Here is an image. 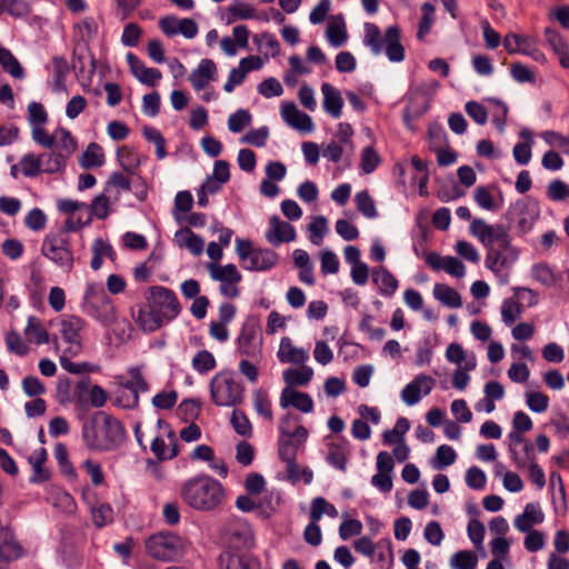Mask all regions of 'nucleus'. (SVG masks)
I'll list each match as a JSON object with an SVG mask.
<instances>
[{
	"label": "nucleus",
	"instance_id": "32",
	"mask_svg": "<svg viewBox=\"0 0 569 569\" xmlns=\"http://www.w3.org/2000/svg\"><path fill=\"white\" fill-rule=\"evenodd\" d=\"M508 219L516 223L518 231L527 233L533 226V218L528 214L525 206H516L508 211Z\"/></svg>",
	"mask_w": 569,
	"mask_h": 569
},
{
	"label": "nucleus",
	"instance_id": "43",
	"mask_svg": "<svg viewBox=\"0 0 569 569\" xmlns=\"http://www.w3.org/2000/svg\"><path fill=\"white\" fill-rule=\"evenodd\" d=\"M0 64L12 77L21 79L23 70L19 61L11 54V52L0 46Z\"/></svg>",
	"mask_w": 569,
	"mask_h": 569
},
{
	"label": "nucleus",
	"instance_id": "7",
	"mask_svg": "<svg viewBox=\"0 0 569 569\" xmlns=\"http://www.w3.org/2000/svg\"><path fill=\"white\" fill-rule=\"evenodd\" d=\"M227 549L223 552L244 553L254 547V536L250 525L237 519L226 528Z\"/></svg>",
	"mask_w": 569,
	"mask_h": 569
},
{
	"label": "nucleus",
	"instance_id": "21",
	"mask_svg": "<svg viewBox=\"0 0 569 569\" xmlns=\"http://www.w3.org/2000/svg\"><path fill=\"white\" fill-rule=\"evenodd\" d=\"M127 60L133 76L142 83L153 87L161 79V72L158 69L147 68L133 53H128Z\"/></svg>",
	"mask_w": 569,
	"mask_h": 569
},
{
	"label": "nucleus",
	"instance_id": "15",
	"mask_svg": "<svg viewBox=\"0 0 569 569\" xmlns=\"http://www.w3.org/2000/svg\"><path fill=\"white\" fill-rule=\"evenodd\" d=\"M280 406L286 409L290 406L300 410L301 412L309 413L313 410V401L311 397L290 387H286L280 396Z\"/></svg>",
	"mask_w": 569,
	"mask_h": 569
},
{
	"label": "nucleus",
	"instance_id": "45",
	"mask_svg": "<svg viewBox=\"0 0 569 569\" xmlns=\"http://www.w3.org/2000/svg\"><path fill=\"white\" fill-rule=\"evenodd\" d=\"M457 455L455 450L447 445L438 447L436 456L432 460V466L437 470H441L445 467L452 465L456 461Z\"/></svg>",
	"mask_w": 569,
	"mask_h": 569
},
{
	"label": "nucleus",
	"instance_id": "22",
	"mask_svg": "<svg viewBox=\"0 0 569 569\" xmlns=\"http://www.w3.org/2000/svg\"><path fill=\"white\" fill-rule=\"evenodd\" d=\"M278 261V254L270 249H256L243 267L251 271H266Z\"/></svg>",
	"mask_w": 569,
	"mask_h": 569
},
{
	"label": "nucleus",
	"instance_id": "26",
	"mask_svg": "<svg viewBox=\"0 0 569 569\" xmlns=\"http://www.w3.org/2000/svg\"><path fill=\"white\" fill-rule=\"evenodd\" d=\"M543 513L536 503H527L522 515L515 520L516 528L521 532H528L533 525L543 521Z\"/></svg>",
	"mask_w": 569,
	"mask_h": 569
},
{
	"label": "nucleus",
	"instance_id": "16",
	"mask_svg": "<svg viewBox=\"0 0 569 569\" xmlns=\"http://www.w3.org/2000/svg\"><path fill=\"white\" fill-rule=\"evenodd\" d=\"M220 569H260L258 559L250 552L230 553L222 552L219 557Z\"/></svg>",
	"mask_w": 569,
	"mask_h": 569
},
{
	"label": "nucleus",
	"instance_id": "56",
	"mask_svg": "<svg viewBox=\"0 0 569 569\" xmlns=\"http://www.w3.org/2000/svg\"><path fill=\"white\" fill-rule=\"evenodd\" d=\"M532 277L542 283L550 287L556 282V277L550 267L546 263H538L532 267Z\"/></svg>",
	"mask_w": 569,
	"mask_h": 569
},
{
	"label": "nucleus",
	"instance_id": "4",
	"mask_svg": "<svg viewBox=\"0 0 569 569\" xmlns=\"http://www.w3.org/2000/svg\"><path fill=\"white\" fill-rule=\"evenodd\" d=\"M41 253L66 272L73 269V253L64 231L50 232L43 239Z\"/></svg>",
	"mask_w": 569,
	"mask_h": 569
},
{
	"label": "nucleus",
	"instance_id": "58",
	"mask_svg": "<svg viewBox=\"0 0 569 569\" xmlns=\"http://www.w3.org/2000/svg\"><path fill=\"white\" fill-rule=\"evenodd\" d=\"M527 406L535 412H545L548 409L549 398L542 392H527Z\"/></svg>",
	"mask_w": 569,
	"mask_h": 569
},
{
	"label": "nucleus",
	"instance_id": "13",
	"mask_svg": "<svg viewBox=\"0 0 569 569\" xmlns=\"http://www.w3.org/2000/svg\"><path fill=\"white\" fill-rule=\"evenodd\" d=\"M266 238L271 244L279 246L282 242L293 241L296 239V231L290 223L280 220L278 216H272Z\"/></svg>",
	"mask_w": 569,
	"mask_h": 569
},
{
	"label": "nucleus",
	"instance_id": "41",
	"mask_svg": "<svg viewBox=\"0 0 569 569\" xmlns=\"http://www.w3.org/2000/svg\"><path fill=\"white\" fill-rule=\"evenodd\" d=\"M410 423L407 418H399L396 426L391 430H386L382 435L383 442L387 445H395L402 442L405 433L409 430Z\"/></svg>",
	"mask_w": 569,
	"mask_h": 569
},
{
	"label": "nucleus",
	"instance_id": "10",
	"mask_svg": "<svg viewBox=\"0 0 569 569\" xmlns=\"http://www.w3.org/2000/svg\"><path fill=\"white\" fill-rule=\"evenodd\" d=\"M367 46H369L376 54L385 51L388 58L393 62H400L405 58V49L398 41V38H367Z\"/></svg>",
	"mask_w": 569,
	"mask_h": 569
},
{
	"label": "nucleus",
	"instance_id": "17",
	"mask_svg": "<svg viewBox=\"0 0 569 569\" xmlns=\"http://www.w3.org/2000/svg\"><path fill=\"white\" fill-rule=\"evenodd\" d=\"M516 249L488 248L486 256V266L490 270L498 272L509 267L517 259Z\"/></svg>",
	"mask_w": 569,
	"mask_h": 569
},
{
	"label": "nucleus",
	"instance_id": "25",
	"mask_svg": "<svg viewBox=\"0 0 569 569\" xmlns=\"http://www.w3.org/2000/svg\"><path fill=\"white\" fill-rule=\"evenodd\" d=\"M216 70L217 68L212 60L203 59L198 68L190 73L189 80L196 90H202L213 78Z\"/></svg>",
	"mask_w": 569,
	"mask_h": 569
},
{
	"label": "nucleus",
	"instance_id": "53",
	"mask_svg": "<svg viewBox=\"0 0 569 569\" xmlns=\"http://www.w3.org/2000/svg\"><path fill=\"white\" fill-rule=\"evenodd\" d=\"M298 448L299 445L296 443L295 440L290 439V437L280 438L278 448L280 459L286 463L296 460Z\"/></svg>",
	"mask_w": 569,
	"mask_h": 569
},
{
	"label": "nucleus",
	"instance_id": "34",
	"mask_svg": "<svg viewBox=\"0 0 569 569\" xmlns=\"http://www.w3.org/2000/svg\"><path fill=\"white\" fill-rule=\"evenodd\" d=\"M373 282L379 286L380 292L386 296H391L398 288V280L382 267L373 272Z\"/></svg>",
	"mask_w": 569,
	"mask_h": 569
},
{
	"label": "nucleus",
	"instance_id": "36",
	"mask_svg": "<svg viewBox=\"0 0 569 569\" xmlns=\"http://www.w3.org/2000/svg\"><path fill=\"white\" fill-rule=\"evenodd\" d=\"M24 335L30 342H34L37 345L48 343L50 341L49 333L41 326V322L36 317H30L28 320V326L24 329Z\"/></svg>",
	"mask_w": 569,
	"mask_h": 569
},
{
	"label": "nucleus",
	"instance_id": "47",
	"mask_svg": "<svg viewBox=\"0 0 569 569\" xmlns=\"http://www.w3.org/2000/svg\"><path fill=\"white\" fill-rule=\"evenodd\" d=\"M471 233L477 237L483 244L490 246V237L495 231V226L488 224L482 219H473L470 226Z\"/></svg>",
	"mask_w": 569,
	"mask_h": 569
},
{
	"label": "nucleus",
	"instance_id": "8",
	"mask_svg": "<svg viewBox=\"0 0 569 569\" xmlns=\"http://www.w3.org/2000/svg\"><path fill=\"white\" fill-rule=\"evenodd\" d=\"M86 305L89 311L102 323L110 325L117 319L116 308L107 293L94 286H89L84 295Z\"/></svg>",
	"mask_w": 569,
	"mask_h": 569
},
{
	"label": "nucleus",
	"instance_id": "11",
	"mask_svg": "<svg viewBox=\"0 0 569 569\" xmlns=\"http://www.w3.org/2000/svg\"><path fill=\"white\" fill-rule=\"evenodd\" d=\"M281 116L290 127L299 131L311 132L313 130V122L311 117L305 112H301L293 102H287L282 104Z\"/></svg>",
	"mask_w": 569,
	"mask_h": 569
},
{
	"label": "nucleus",
	"instance_id": "20",
	"mask_svg": "<svg viewBox=\"0 0 569 569\" xmlns=\"http://www.w3.org/2000/svg\"><path fill=\"white\" fill-rule=\"evenodd\" d=\"M257 338V330L253 326L244 325L238 338L239 352L248 358L258 359L261 355V350L258 345L254 343Z\"/></svg>",
	"mask_w": 569,
	"mask_h": 569
},
{
	"label": "nucleus",
	"instance_id": "19",
	"mask_svg": "<svg viewBox=\"0 0 569 569\" xmlns=\"http://www.w3.org/2000/svg\"><path fill=\"white\" fill-rule=\"evenodd\" d=\"M277 356L280 362L295 365H303L309 358L308 352L295 347L288 337L281 339Z\"/></svg>",
	"mask_w": 569,
	"mask_h": 569
},
{
	"label": "nucleus",
	"instance_id": "18",
	"mask_svg": "<svg viewBox=\"0 0 569 569\" xmlns=\"http://www.w3.org/2000/svg\"><path fill=\"white\" fill-rule=\"evenodd\" d=\"M421 381L428 383L425 395H429L432 390L436 380L427 375H418L410 383H408L401 391V398L408 406H413L420 400Z\"/></svg>",
	"mask_w": 569,
	"mask_h": 569
},
{
	"label": "nucleus",
	"instance_id": "39",
	"mask_svg": "<svg viewBox=\"0 0 569 569\" xmlns=\"http://www.w3.org/2000/svg\"><path fill=\"white\" fill-rule=\"evenodd\" d=\"M54 137H57V140L53 148H57L59 152H63L69 158L77 149V142L70 131L61 128L54 132Z\"/></svg>",
	"mask_w": 569,
	"mask_h": 569
},
{
	"label": "nucleus",
	"instance_id": "38",
	"mask_svg": "<svg viewBox=\"0 0 569 569\" xmlns=\"http://www.w3.org/2000/svg\"><path fill=\"white\" fill-rule=\"evenodd\" d=\"M130 379L121 382L126 389L130 390L133 393L134 402H138V392H146L149 388L148 382L141 375L139 368H130L128 371Z\"/></svg>",
	"mask_w": 569,
	"mask_h": 569
},
{
	"label": "nucleus",
	"instance_id": "44",
	"mask_svg": "<svg viewBox=\"0 0 569 569\" xmlns=\"http://www.w3.org/2000/svg\"><path fill=\"white\" fill-rule=\"evenodd\" d=\"M143 137L156 146V153L159 159H163L167 156L166 140L161 132L149 126L142 128Z\"/></svg>",
	"mask_w": 569,
	"mask_h": 569
},
{
	"label": "nucleus",
	"instance_id": "48",
	"mask_svg": "<svg viewBox=\"0 0 569 569\" xmlns=\"http://www.w3.org/2000/svg\"><path fill=\"white\" fill-rule=\"evenodd\" d=\"M355 201L358 210L367 218H376L377 210L375 206L373 199L370 197L369 192L363 190L356 194Z\"/></svg>",
	"mask_w": 569,
	"mask_h": 569
},
{
	"label": "nucleus",
	"instance_id": "6",
	"mask_svg": "<svg viewBox=\"0 0 569 569\" xmlns=\"http://www.w3.org/2000/svg\"><path fill=\"white\" fill-rule=\"evenodd\" d=\"M244 388L227 376H216L210 383L212 400L217 406H236L243 399Z\"/></svg>",
	"mask_w": 569,
	"mask_h": 569
},
{
	"label": "nucleus",
	"instance_id": "59",
	"mask_svg": "<svg viewBox=\"0 0 569 569\" xmlns=\"http://www.w3.org/2000/svg\"><path fill=\"white\" fill-rule=\"evenodd\" d=\"M522 308L519 302L512 299H506L501 307L502 320L507 325H511L520 316Z\"/></svg>",
	"mask_w": 569,
	"mask_h": 569
},
{
	"label": "nucleus",
	"instance_id": "55",
	"mask_svg": "<svg viewBox=\"0 0 569 569\" xmlns=\"http://www.w3.org/2000/svg\"><path fill=\"white\" fill-rule=\"evenodd\" d=\"M250 121L251 114L247 110L240 109L229 117L228 127L232 132H240L249 126Z\"/></svg>",
	"mask_w": 569,
	"mask_h": 569
},
{
	"label": "nucleus",
	"instance_id": "30",
	"mask_svg": "<svg viewBox=\"0 0 569 569\" xmlns=\"http://www.w3.org/2000/svg\"><path fill=\"white\" fill-rule=\"evenodd\" d=\"M39 159H41L43 172L52 174L63 171L68 158L63 152L51 151L41 153Z\"/></svg>",
	"mask_w": 569,
	"mask_h": 569
},
{
	"label": "nucleus",
	"instance_id": "9",
	"mask_svg": "<svg viewBox=\"0 0 569 569\" xmlns=\"http://www.w3.org/2000/svg\"><path fill=\"white\" fill-rule=\"evenodd\" d=\"M159 26L166 36H197L198 24L191 18L179 19L176 16H166L160 19Z\"/></svg>",
	"mask_w": 569,
	"mask_h": 569
},
{
	"label": "nucleus",
	"instance_id": "33",
	"mask_svg": "<svg viewBox=\"0 0 569 569\" xmlns=\"http://www.w3.org/2000/svg\"><path fill=\"white\" fill-rule=\"evenodd\" d=\"M313 370L305 365H301L300 369L289 368L283 371V380L288 387L292 386H306L311 380Z\"/></svg>",
	"mask_w": 569,
	"mask_h": 569
},
{
	"label": "nucleus",
	"instance_id": "23",
	"mask_svg": "<svg viewBox=\"0 0 569 569\" xmlns=\"http://www.w3.org/2000/svg\"><path fill=\"white\" fill-rule=\"evenodd\" d=\"M323 94V109L333 118L341 116L343 100L341 93L332 84L325 82L321 86Z\"/></svg>",
	"mask_w": 569,
	"mask_h": 569
},
{
	"label": "nucleus",
	"instance_id": "62",
	"mask_svg": "<svg viewBox=\"0 0 569 569\" xmlns=\"http://www.w3.org/2000/svg\"><path fill=\"white\" fill-rule=\"evenodd\" d=\"M258 91L266 98L279 97L283 92L281 83L274 78H268L258 86Z\"/></svg>",
	"mask_w": 569,
	"mask_h": 569
},
{
	"label": "nucleus",
	"instance_id": "50",
	"mask_svg": "<svg viewBox=\"0 0 569 569\" xmlns=\"http://www.w3.org/2000/svg\"><path fill=\"white\" fill-rule=\"evenodd\" d=\"M192 367L199 373H206L216 367V359L208 350H201L193 357Z\"/></svg>",
	"mask_w": 569,
	"mask_h": 569
},
{
	"label": "nucleus",
	"instance_id": "31",
	"mask_svg": "<svg viewBox=\"0 0 569 569\" xmlns=\"http://www.w3.org/2000/svg\"><path fill=\"white\" fill-rule=\"evenodd\" d=\"M176 238L180 246H186L188 250L199 256L203 251V240L198 234L193 233L188 227L182 228L176 233Z\"/></svg>",
	"mask_w": 569,
	"mask_h": 569
},
{
	"label": "nucleus",
	"instance_id": "64",
	"mask_svg": "<svg viewBox=\"0 0 569 569\" xmlns=\"http://www.w3.org/2000/svg\"><path fill=\"white\" fill-rule=\"evenodd\" d=\"M47 217L42 210L36 208L32 209L26 217V226L33 231L42 230L46 227Z\"/></svg>",
	"mask_w": 569,
	"mask_h": 569
},
{
	"label": "nucleus",
	"instance_id": "2",
	"mask_svg": "<svg viewBox=\"0 0 569 569\" xmlns=\"http://www.w3.org/2000/svg\"><path fill=\"white\" fill-rule=\"evenodd\" d=\"M147 301L148 310L140 308L136 317V321L144 331L158 330L166 321L174 319L181 310L174 292L164 287L149 288Z\"/></svg>",
	"mask_w": 569,
	"mask_h": 569
},
{
	"label": "nucleus",
	"instance_id": "37",
	"mask_svg": "<svg viewBox=\"0 0 569 569\" xmlns=\"http://www.w3.org/2000/svg\"><path fill=\"white\" fill-rule=\"evenodd\" d=\"M254 17V10L246 2L233 0L227 8V23H233L238 19H249Z\"/></svg>",
	"mask_w": 569,
	"mask_h": 569
},
{
	"label": "nucleus",
	"instance_id": "24",
	"mask_svg": "<svg viewBox=\"0 0 569 569\" xmlns=\"http://www.w3.org/2000/svg\"><path fill=\"white\" fill-rule=\"evenodd\" d=\"M47 457L48 455L46 449L40 448L28 458V461L32 467V476L30 477L31 483H42L50 479L51 473L43 466L47 460Z\"/></svg>",
	"mask_w": 569,
	"mask_h": 569
},
{
	"label": "nucleus",
	"instance_id": "29",
	"mask_svg": "<svg viewBox=\"0 0 569 569\" xmlns=\"http://www.w3.org/2000/svg\"><path fill=\"white\" fill-rule=\"evenodd\" d=\"M433 296L449 308H460L462 306V300L458 291L448 284L436 283L433 287Z\"/></svg>",
	"mask_w": 569,
	"mask_h": 569
},
{
	"label": "nucleus",
	"instance_id": "49",
	"mask_svg": "<svg viewBox=\"0 0 569 569\" xmlns=\"http://www.w3.org/2000/svg\"><path fill=\"white\" fill-rule=\"evenodd\" d=\"M18 166L26 177H36L41 172V159L33 153L24 154Z\"/></svg>",
	"mask_w": 569,
	"mask_h": 569
},
{
	"label": "nucleus",
	"instance_id": "5",
	"mask_svg": "<svg viewBox=\"0 0 569 569\" xmlns=\"http://www.w3.org/2000/svg\"><path fill=\"white\" fill-rule=\"evenodd\" d=\"M146 550L154 559L174 561L182 557L184 541L173 532H158L146 541Z\"/></svg>",
	"mask_w": 569,
	"mask_h": 569
},
{
	"label": "nucleus",
	"instance_id": "51",
	"mask_svg": "<svg viewBox=\"0 0 569 569\" xmlns=\"http://www.w3.org/2000/svg\"><path fill=\"white\" fill-rule=\"evenodd\" d=\"M428 134L431 150L435 151L437 149L448 146V137L442 126L438 123L430 124Z\"/></svg>",
	"mask_w": 569,
	"mask_h": 569
},
{
	"label": "nucleus",
	"instance_id": "28",
	"mask_svg": "<svg viewBox=\"0 0 569 569\" xmlns=\"http://www.w3.org/2000/svg\"><path fill=\"white\" fill-rule=\"evenodd\" d=\"M347 441L342 439L341 443H329L327 461L341 471H346L348 461V446Z\"/></svg>",
	"mask_w": 569,
	"mask_h": 569
},
{
	"label": "nucleus",
	"instance_id": "54",
	"mask_svg": "<svg viewBox=\"0 0 569 569\" xmlns=\"http://www.w3.org/2000/svg\"><path fill=\"white\" fill-rule=\"evenodd\" d=\"M325 36H348L342 13L332 14L327 19Z\"/></svg>",
	"mask_w": 569,
	"mask_h": 569
},
{
	"label": "nucleus",
	"instance_id": "46",
	"mask_svg": "<svg viewBox=\"0 0 569 569\" xmlns=\"http://www.w3.org/2000/svg\"><path fill=\"white\" fill-rule=\"evenodd\" d=\"M253 406L256 411L268 420H272L271 402L264 390L258 389L253 392Z\"/></svg>",
	"mask_w": 569,
	"mask_h": 569
},
{
	"label": "nucleus",
	"instance_id": "40",
	"mask_svg": "<svg viewBox=\"0 0 569 569\" xmlns=\"http://www.w3.org/2000/svg\"><path fill=\"white\" fill-rule=\"evenodd\" d=\"M252 59H241L239 68H233L228 77L227 82L223 86L224 91L231 92L236 86L242 83L246 73L252 70V67H248V62Z\"/></svg>",
	"mask_w": 569,
	"mask_h": 569
},
{
	"label": "nucleus",
	"instance_id": "42",
	"mask_svg": "<svg viewBox=\"0 0 569 569\" xmlns=\"http://www.w3.org/2000/svg\"><path fill=\"white\" fill-rule=\"evenodd\" d=\"M477 563L478 558L470 550L458 551L450 559V565L453 569H475Z\"/></svg>",
	"mask_w": 569,
	"mask_h": 569
},
{
	"label": "nucleus",
	"instance_id": "63",
	"mask_svg": "<svg viewBox=\"0 0 569 569\" xmlns=\"http://www.w3.org/2000/svg\"><path fill=\"white\" fill-rule=\"evenodd\" d=\"M549 44L551 46L552 50L558 54L559 62L563 68H569V53H568V46L563 41V38H549L548 39Z\"/></svg>",
	"mask_w": 569,
	"mask_h": 569
},
{
	"label": "nucleus",
	"instance_id": "61",
	"mask_svg": "<svg viewBox=\"0 0 569 569\" xmlns=\"http://www.w3.org/2000/svg\"><path fill=\"white\" fill-rule=\"evenodd\" d=\"M511 239L505 229L503 226L497 224L495 226V231L490 237V246H486L487 248H495L493 244L497 243L500 249H515L511 247Z\"/></svg>",
	"mask_w": 569,
	"mask_h": 569
},
{
	"label": "nucleus",
	"instance_id": "14",
	"mask_svg": "<svg viewBox=\"0 0 569 569\" xmlns=\"http://www.w3.org/2000/svg\"><path fill=\"white\" fill-rule=\"evenodd\" d=\"M23 555V548L16 540L9 528L0 530V562L4 565L11 560H16Z\"/></svg>",
	"mask_w": 569,
	"mask_h": 569
},
{
	"label": "nucleus",
	"instance_id": "1",
	"mask_svg": "<svg viewBox=\"0 0 569 569\" xmlns=\"http://www.w3.org/2000/svg\"><path fill=\"white\" fill-rule=\"evenodd\" d=\"M124 437L121 422L102 411L93 413L82 426V439L90 450H114L123 442Z\"/></svg>",
	"mask_w": 569,
	"mask_h": 569
},
{
	"label": "nucleus",
	"instance_id": "12",
	"mask_svg": "<svg viewBox=\"0 0 569 569\" xmlns=\"http://www.w3.org/2000/svg\"><path fill=\"white\" fill-rule=\"evenodd\" d=\"M83 325V320L76 316H69L61 321V333L66 342L70 345L68 351L71 355H77L81 350L79 332Z\"/></svg>",
	"mask_w": 569,
	"mask_h": 569
},
{
	"label": "nucleus",
	"instance_id": "27",
	"mask_svg": "<svg viewBox=\"0 0 569 569\" xmlns=\"http://www.w3.org/2000/svg\"><path fill=\"white\" fill-rule=\"evenodd\" d=\"M207 268L211 278L220 282H240L242 279L237 267L232 263L226 266L208 263Z\"/></svg>",
	"mask_w": 569,
	"mask_h": 569
},
{
	"label": "nucleus",
	"instance_id": "57",
	"mask_svg": "<svg viewBox=\"0 0 569 569\" xmlns=\"http://www.w3.org/2000/svg\"><path fill=\"white\" fill-rule=\"evenodd\" d=\"M422 17L419 21L417 36H425L430 31L431 24L433 22L435 17V6L430 2H425L421 6Z\"/></svg>",
	"mask_w": 569,
	"mask_h": 569
},
{
	"label": "nucleus",
	"instance_id": "3",
	"mask_svg": "<svg viewBox=\"0 0 569 569\" xmlns=\"http://www.w3.org/2000/svg\"><path fill=\"white\" fill-rule=\"evenodd\" d=\"M181 497L189 507L200 511H210L222 503L224 490L218 480L201 475L183 483Z\"/></svg>",
	"mask_w": 569,
	"mask_h": 569
},
{
	"label": "nucleus",
	"instance_id": "52",
	"mask_svg": "<svg viewBox=\"0 0 569 569\" xmlns=\"http://www.w3.org/2000/svg\"><path fill=\"white\" fill-rule=\"evenodd\" d=\"M231 425L236 432L240 436L249 437L252 433V427L248 417L240 410L232 411Z\"/></svg>",
	"mask_w": 569,
	"mask_h": 569
},
{
	"label": "nucleus",
	"instance_id": "35",
	"mask_svg": "<svg viewBox=\"0 0 569 569\" xmlns=\"http://www.w3.org/2000/svg\"><path fill=\"white\" fill-rule=\"evenodd\" d=\"M79 162L84 169L102 166L104 162V156L101 151V147L96 142L89 143L86 151L80 157Z\"/></svg>",
	"mask_w": 569,
	"mask_h": 569
},
{
	"label": "nucleus",
	"instance_id": "60",
	"mask_svg": "<svg viewBox=\"0 0 569 569\" xmlns=\"http://www.w3.org/2000/svg\"><path fill=\"white\" fill-rule=\"evenodd\" d=\"M380 158L372 147H367L361 153V170L365 173H371L379 164Z\"/></svg>",
	"mask_w": 569,
	"mask_h": 569
}]
</instances>
